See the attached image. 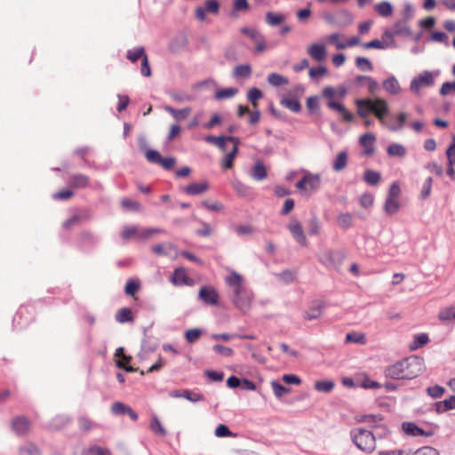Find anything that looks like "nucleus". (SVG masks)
<instances>
[{
	"instance_id": "1",
	"label": "nucleus",
	"mask_w": 455,
	"mask_h": 455,
	"mask_svg": "<svg viewBox=\"0 0 455 455\" xmlns=\"http://www.w3.org/2000/svg\"><path fill=\"white\" fill-rule=\"evenodd\" d=\"M423 369V358L411 355L387 367L385 376L392 379H412L418 377Z\"/></svg>"
},
{
	"instance_id": "2",
	"label": "nucleus",
	"mask_w": 455,
	"mask_h": 455,
	"mask_svg": "<svg viewBox=\"0 0 455 455\" xmlns=\"http://www.w3.org/2000/svg\"><path fill=\"white\" fill-rule=\"evenodd\" d=\"M350 436L355 445L366 453L372 452L376 448V437L371 430L364 428L352 429Z\"/></svg>"
},
{
	"instance_id": "3",
	"label": "nucleus",
	"mask_w": 455,
	"mask_h": 455,
	"mask_svg": "<svg viewBox=\"0 0 455 455\" xmlns=\"http://www.w3.org/2000/svg\"><path fill=\"white\" fill-rule=\"evenodd\" d=\"M101 238L99 235L88 229H84L77 234L76 247L82 253L91 254L100 246Z\"/></svg>"
},
{
	"instance_id": "4",
	"label": "nucleus",
	"mask_w": 455,
	"mask_h": 455,
	"mask_svg": "<svg viewBox=\"0 0 455 455\" xmlns=\"http://www.w3.org/2000/svg\"><path fill=\"white\" fill-rule=\"evenodd\" d=\"M146 159L148 163L160 165L165 171H172L177 160L174 156L163 157L158 150H147Z\"/></svg>"
},
{
	"instance_id": "5",
	"label": "nucleus",
	"mask_w": 455,
	"mask_h": 455,
	"mask_svg": "<svg viewBox=\"0 0 455 455\" xmlns=\"http://www.w3.org/2000/svg\"><path fill=\"white\" fill-rule=\"evenodd\" d=\"M368 102L371 104L370 110L371 114L382 124H386L385 116L390 113L387 101L380 97L371 98Z\"/></svg>"
},
{
	"instance_id": "6",
	"label": "nucleus",
	"mask_w": 455,
	"mask_h": 455,
	"mask_svg": "<svg viewBox=\"0 0 455 455\" xmlns=\"http://www.w3.org/2000/svg\"><path fill=\"white\" fill-rule=\"evenodd\" d=\"M232 302L235 307L243 312H245L251 307V294L243 286L241 287L238 292H236V290H233Z\"/></svg>"
},
{
	"instance_id": "7",
	"label": "nucleus",
	"mask_w": 455,
	"mask_h": 455,
	"mask_svg": "<svg viewBox=\"0 0 455 455\" xmlns=\"http://www.w3.org/2000/svg\"><path fill=\"white\" fill-rule=\"evenodd\" d=\"M434 73L431 71H423L418 76H415L410 84V90L418 92L421 86L430 87L434 85Z\"/></svg>"
},
{
	"instance_id": "8",
	"label": "nucleus",
	"mask_w": 455,
	"mask_h": 455,
	"mask_svg": "<svg viewBox=\"0 0 455 455\" xmlns=\"http://www.w3.org/2000/svg\"><path fill=\"white\" fill-rule=\"evenodd\" d=\"M287 228L290 231L293 239L301 246L306 247L307 245V240L304 233L301 223L297 219H291V222L287 225Z\"/></svg>"
},
{
	"instance_id": "9",
	"label": "nucleus",
	"mask_w": 455,
	"mask_h": 455,
	"mask_svg": "<svg viewBox=\"0 0 455 455\" xmlns=\"http://www.w3.org/2000/svg\"><path fill=\"white\" fill-rule=\"evenodd\" d=\"M349 83L351 85L356 87L366 84L368 92L371 95H374L379 90V83L373 77L369 76L357 75L354 79L350 80Z\"/></svg>"
},
{
	"instance_id": "10",
	"label": "nucleus",
	"mask_w": 455,
	"mask_h": 455,
	"mask_svg": "<svg viewBox=\"0 0 455 455\" xmlns=\"http://www.w3.org/2000/svg\"><path fill=\"white\" fill-rule=\"evenodd\" d=\"M198 297L206 305L216 306L219 303V293L212 286H202Z\"/></svg>"
},
{
	"instance_id": "11",
	"label": "nucleus",
	"mask_w": 455,
	"mask_h": 455,
	"mask_svg": "<svg viewBox=\"0 0 455 455\" xmlns=\"http://www.w3.org/2000/svg\"><path fill=\"white\" fill-rule=\"evenodd\" d=\"M188 44V39L184 32L176 34L169 43V50L172 53H180L184 51Z\"/></svg>"
},
{
	"instance_id": "12",
	"label": "nucleus",
	"mask_w": 455,
	"mask_h": 455,
	"mask_svg": "<svg viewBox=\"0 0 455 455\" xmlns=\"http://www.w3.org/2000/svg\"><path fill=\"white\" fill-rule=\"evenodd\" d=\"M324 307V301L319 299L313 300L309 306L308 310L303 313V318L307 321L319 318L323 315V309Z\"/></svg>"
},
{
	"instance_id": "13",
	"label": "nucleus",
	"mask_w": 455,
	"mask_h": 455,
	"mask_svg": "<svg viewBox=\"0 0 455 455\" xmlns=\"http://www.w3.org/2000/svg\"><path fill=\"white\" fill-rule=\"evenodd\" d=\"M403 431L410 436H432L434 435L433 431H426L423 428L419 427L416 423L411 421H405L402 424Z\"/></svg>"
},
{
	"instance_id": "14",
	"label": "nucleus",
	"mask_w": 455,
	"mask_h": 455,
	"mask_svg": "<svg viewBox=\"0 0 455 455\" xmlns=\"http://www.w3.org/2000/svg\"><path fill=\"white\" fill-rule=\"evenodd\" d=\"M30 428L29 420L24 416H18L12 421V429L17 435H26Z\"/></svg>"
},
{
	"instance_id": "15",
	"label": "nucleus",
	"mask_w": 455,
	"mask_h": 455,
	"mask_svg": "<svg viewBox=\"0 0 455 455\" xmlns=\"http://www.w3.org/2000/svg\"><path fill=\"white\" fill-rule=\"evenodd\" d=\"M327 106L330 109L339 112L341 115L342 120L344 122L349 123L354 121L355 116L346 108L344 104L334 101L333 100H330L327 102Z\"/></svg>"
},
{
	"instance_id": "16",
	"label": "nucleus",
	"mask_w": 455,
	"mask_h": 455,
	"mask_svg": "<svg viewBox=\"0 0 455 455\" xmlns=\"http://www.w3.org/2000/svg\"><path fill=\"white\" fill-rule=\"evenodd\" d=\"M383 89L390 95L395 96L402 92V87L397 78L391 75L382 82Z\"/></svg>"
},
{
	"instance_id": "17",
	"label": "nucleus",
	"mask_w": 455,
	"mask_h": 455,
	"mask_svg": "<svg viewBox=\"0 0 455 455\" xmlns=\"http://www.w3.org/2000/svg\"><path fill=\"white\" fill-rule=\"evenodd\" d=\"M438 319L445 325H454L455 323V307L453 306L441 308L438 313Z\"/></svg>"
},
{
	"instance_id": "18",
	"label": "nucleus",
	"mask_w": 455,
	"mask_h": 455,
	"mask_svg": "<svg viewBox=\"0 0 455 455\" xmlns=\"http://www.w3.org/2000/svg\"><path fill=\"white\" fill-rule=\"evenodd\" d=\"M209 188V184L207 181H203L201 183H190L182 188L183 192L188 196H197L203 194Z\"/></svg>"
},
{
	"instance_id": "19",
	"label": "nucleus",
	"mask_w": 455,
	"mask_h": 455,
	"mask_svg": "<svg viewBox=\"0 0 455 455\" xmlns=\"http://www.w3.org/2000/svg\"><path fill=\"white\" fill-rule=\"evenodd\" d=\"M310 57L317 61H322L326 58V48L323 44H313L307 49Z\"/></svg>"
},
{
	"instance_id": "20",
	"label": "nucleus",
	"mask_w": 455,
	"mask_h": 455,
	"mask_svg": "<svg viewBox=\"0 0 455 455\" xmlns=\"http://www.w3.org/2000/svg\"><path fill=\"white\" fill-rule=\"evenodd\" d=\"M68 184L72 188H84L89 185V177L84 174H74L69 177Z\"/></svg>"
},
{
	"instance_id": "21",
	"label": "nucleus",
	"mask_w": 455,
	"mask_h": 455,
	"mask_svg": "<svg viewBox=\"0 0 455 455\" xmlns=\"http://www.w3.org/2000/svg\"><path fill=\"white\" fill-rule=\"evenodd\" d=\"M170 281L176 286H181L189 283V277L184 268H176Z\"/></svg>"
},
{
	"instance_id": "22",
	"label": "nucleus",
	"mask_w": 455,
	"mask_h": 455,
	"mask_svg": "<svg viewBox=\"0 0 455 455\" xmlns=\"http://www.w3.org/2000/svg\"><path fill=\"white\" fill-rule=\"evenodd\" d=\"M408 21L398 20L394 24L393 33L394 36H400L403 37H409L412 35L411 28L407 25Z\"/></svg>"
},
{
	"instance_id": "23",
	"label": "nucleus",
	"mask_w": 455,
	"mask_h": 455,
	"mask_svg": "<svg viewBox=\"0 0 455 455\" xmlns=\"http://www.w3.org/2000/svg\"><path fill=\"white\" fill-rule=\"evenodd\" d=\"M353 20L352 13L347 9H342L336 13V25L339 27H347Z\"/></svg>"
},
{
	"instance_id": "24",
	"label": "nucleus",
	"mask_w": 455,
	"mask_h": 455,
	"mask_svg": "<svg viewBox=\"0 0 455 455\" xmlns=\"http://www.w3.org/2000/svg\"><path fill=\"white\" fill-rule=\"evenodd\" d=\"M435 407L437 413H443L447 411L455 409V395H451L443 401L436 402L435 403Z\"/></svg>"
},
{
	"instance_id": "25",
	"label": "nucleus",
	"mask_w": 455,
	"mask_h": 455,
	"mask_svg": "<svg viewBox=\"0 0 455 455\" xmlns=\"http://www.w3.org/2000/svg\"><path fill=\"white\" fill-rule=\"evenodd\" d=\"M370 98L356 99L355 104L357 109V115L362 118H366L371 114L370 107L371 104L368 102Z\"/></svg>"
},
{
	"instance_id": "26",
	"label": "nucleus",
	"mask_w": 455,
	"mask_h": 455,
	"mask_svg": "<svg viewBox=\"0 0 455 455\" xmlns=\"http://www.w3.org/2000/svg\"><path fill=\"white\" fill-rule=\"evenodd\" d=\"M280 104L293 113H299L301 111L302 108V106L299 100L293 97H283V99H281Z\"/></svg>"
},
{
	"instance_id": "27",
	"label": "nucleus",
	"mask_w": 455,
	"mask_h": 455,
	"mask_svg": "<svg viewBox=\"0 0 455 455\" xmlns=\"http://www.w3.org/2000/svg\"><path fill=\"white\" fill-rule=\"evenodd\" d=\"M321 223L315 212H311V217L307 220V231L312 236H316L320 233Z\"/></svg>"
},
{
	"instance_id": "28",
	"label": "nucleus",
	"mask_w": 455,
	"mask_h": 455,
	"mask_svg": "<svg viewBox=\"0 0 455 455\" xmlns=\"http://www.w3.org/2000/svg\"><path fill=\"white\" fill-rule=\"evenodd\" d=\"M347 152L346 150L339 152L333 161L332 169L335 172H340L346 168L347 164Z\"/></svg>"
},
{
	"instance_id": "29",
	"label": "nucleus",
	"mask_w": 455,
	"mask_h": 455,
	"mask_svg": "<svg viewBox=\"0 0 455 455\" xmlns=\"http://www.w3.org/2000/svg\"><path fill=\"white\" fill-rule=\"evenodd\" d=\"M145 55L147 54L143 46L134 47L126 52V58L132 63L137 62L140 59L142 60Z\"/></svg>"
},
{
	"instance_id": "30",
	"label": "nucleus",
	"mask_w": 455,
	"mask_h": 455,
	"mask_svg": "<svg viewBox=\"0 0 455 455\" xmlns=\"http://www.w3.org/2000/svg\"><path fill=\"white\" fill-rule=\"evenodd\" d=\"M374 9L379 15L385 18L391 16L394 11L392 4L388 1H382L377 4Z\"/></svg>"
},
{
	"instance_id": "31",
	"label": "nucleus",
	"mask_w": 455,
	"mask_h": 455,
	"mask_svg": "<svg viewBox=\"0 0 455 455\" xmlns=\"http://www.w3.org/2000/svg\"><path fill=\"white\" fill-rule=\"evenodd\" d=\"M381 180V174L379 172L367 169L363 174V180L370 186H377Z\"/></svg>"
},
{
	"instance_id": "32",
	"label": "nucleus",
	"mask_w": 455,
	"mask_h": 455,
	"mask_svg": "<svg viewBox=\"0 0 455 455\" xmlns=\"http://www.w3.org/2000/svg\"><path fill=\"white\" fill-rule=\"evenodd\" d=\"M225 281L227 284L233 287V290H236V292L243 287L242 276L235 271H232L229 275L226 276Z\"/></svg>"
},
{
	"instance_id": "33",
	"label": "nucleus",
	"mask_w": 455,
	"mask_h": 455,
	"mask_svg": "<svg viewBox=\"0 0 455 455\" xmlns=\"http://www.w3.org/2000/svg\"><path fill=\"white\" fill-rule=\"evenodd\" d=\"M400 209V203L397 199L387 197L384 204V212L388 216L395 215Z\"/></svg>"
},
{
	"instance_id": "34",
	"label": "nucleus",
	"mask_w": 455,
	"mask_h": 455,
	"mask_svg": "<svg viewBox=\"0 0 455 455\" xmlns=\"http://www.w3.org/2000/svg\"><path fill=\"white\" fill-rule=\"evenodd\" d=\"M164 109L178 121L187 118L191 112V108L188 107L181 109H175L171 106H165Z\"/></svg>"
},
{
	"instance_id": "35",
	"label": "nucleus",
	"mask_w": 455,
	"mask_h": 455,
	"mask_svg": "<svg viewBox=\"0 0 455 455\" xmlns=\"http://www.w3.org/2000/svg\"><path fill=\"white\" fill-rule=\"evenodd\" d=\"M204 140L208 143L216 145L221 151L227 150V140L225 135H208L204 138Z\"/></svg>"
},
{
	"instance_id": "36",
	"label": "nucleus",
	"mask_w": 455,
	"mask_h": 455,
	"mask_svg": "<svg viewBox=\"0 0 455 455\" xmlns=\"http://www.w3.org/2000/svg\"><path fill=\"white\" fill-rule=\"evenodd\" d=\"M250 8V4L248 0H234L233 1V8L230 13L232 18L238 17L239 12L247 11Z\"/></svg>"
},
{
	"instance_id": "37",
	"label": "nucleus",
	"mask_w": 455,
	"mask_h": 455,
	"mask_svg": "<svg viewBox=\"0 0 455 455\" xmlns=\"http://www.w3.org/2000/svg\"><path fill=\"white\" fill-rule=\"evenodd\" d=\"M116 320L121 323L132 322L133 320L132 309L129 307L120 308L116 315Z\"/></svg>"
},
{
	"instance_id": "38",
	"label": "nucleus",
	"mask_w": 455,
	"mask_h": 455,
	"mask_svg": "<svg viewBox=\"0 0 455 455\" xmlns=\"http://www.w3.org/2000/svg\"><path fill=\"white\" fill-rule=\"evenodd\" d=\"M267 175V169L262 162H258L253 167L251 177L256 180H262Z\"/></svg>"
},
{
	"instance_id": "39",
	"label": "nucleus",
	"mask_w": 455,
	"mask_h": 455,
	"mask_svg": "<svg viewBox=\"0 0 455 455\" xmlns=\"http://www.w3.org/2000/svg\"><path fill=\"white\" fill-rule=\"evenodd\" d=\"M150 429L156 435L160 436H164L167 434L166 429L162 426L158 417L156 415H153L150 422Z\"/></svg>"
},
{
	"instance_id": "40",
	"label": "nucleus",
	"mask_w": 455,
	"mask_h": 455,
	"mask_svg": "<svg viewBox=\"0 0 455 455\" xmlns=\"http://www.w3.org/2000/svg\"><path fill=\"white\" fill-rule=\"evenodd\" d=\"M387 154L390 156L403 157L406 155V149L402 144L392 143L387 147Z\"/></svg>"
},
{
	"instance_id": "41",
	"label": "nucleus",
	"mask_w": 455,
	"mask_h": 455,
	"mask_svg": "<svg viewBox=\"0 0 455 455\" xmlns=\"http://www.w3.org/2000/svg\"><path fill=\"white\" fill-rule=\"evenodd\" d=\"M338 225L343 229H348L352 227L353 217L349 212H343L339 214L337 218Z\"/></svg>"
},
{
	"instance_id": "42",
	"label": "nucleus",
	"mask_w": 455,
	"mask_h": 455,
	"mask_svg": "<svg viewBox=\"0 0 455 455\" xmlns=\"http://www.w3.org/2000/svg\"><path fill=\"white\" fill-rule=\"evenodd\" d=\"M267 82L273 86L278 87L289 83V79L278 73H271L267 76Z\"/></svg>"
},
{
	"instance_id": "43",
	"label": "nucleus",
	"mask_w": 455,
	"mask_h": 455,
	"mask_svg": "<svg viewBox=\"0 0 455 455\" xmlns=\"http://www.w3.org/2000/svg\"><path fill=\"white\" fill-rule=\"evenodd\" d=\"M251 75V67L249 64L237 65L233 72L235 77H249Z\"/></svg>"
},
{
	"instance_id": "44",
	"label": "nucleus",
	"mask_w": 455,
	"mask_h": 455,
	"mask_svg": "<svg viewBox=\"0 0 455 455\" xmlns=\"http://www.w3.org/2000/svg\"><path fill=\"white\" fill-rule=\"evenodd\" d=\"M271 387H272V389H273V392H274V395L278 398L280 399L283 395H284L285 394H288L290 391H291V388L281 384L279 381L277 380H273L271 382Z\"/></svg>"
},
{
	"instance_id": "45",
	"label": "nucleus",
	"mask_w": 455,
	"mask_h": 455,
	"mask_svg": "<svg viewBox=\"0 0 455 455\" xmlns=\"http://www.w3.org/2000/svg\"><path fill=\"white\" fill-rule=\"evenodd\" d=\"M284 20L285 17L283 14L275 13L273 12H267L266 13V22L272 27L281 24L283 21H284Z\"/></svg>"
},
{
	"instance_id": "46",
	"label": "nucleus",
	"mask_w": 455,
	"mask_h": 455,
	"mask_svg": "<svg viewBox=\"0 0 455 455\" xmlns=\"http://www.w3.org/2000/svg\"><path fill=\"white\" fill-rule=\"evenodd\" d=\"M335 387L332 380H318L315 383V389L318 392L330 393Z\"/></svg>"
},
{
	"instance_id": "47",
	"label": "nucleus",
	"mask_w": 455,
	"mask_h": 455,
	"mask_svg": "<svg viewBox=\"0 0 455 455\" xmlns=\"http://www.w3.org/2000/svg\"><path fill=\"white\" fill-rule=\"evenodd\" d=\"M307 178V185L309 186L311 190H317L321 185V175L320 174H312L308 172L306 173Z\"/></svg>"
},
{
	"instance_id": "48",
	"label": "nucleus",
	"mask_w": 455,
	"mask_h": 455,
	"mask_svg": "<svg viewBox=\"0 0 455 455\" xmlns=\"http://www.w3.org/2000/svg\"><path fill=\"white\" fill-rule=\"evenodd\" d=\"M70 418L65 415H59L52 419L50 427L52 429H60L70 422Z\"/></svg>"
},
{
	"instance_id": "49",
	"label": "nucleus",
	"mask_w": 455,
	"mask_h": 455,
	"mask_svg": "<svg viewBox=\"0 0 455 455\" xmlns=\"http://www.w3.org/2000/svg\"><path fill=\"white\" fill-rule=\"evenodd\" d=\"M355 66L363 72L373 70V65L371 61L365 57H357L355 59Z\"/></svg>"
},
{
	"instance_id": "50",
	"label": "nucleus",
	"mask_w": 455,
	"mask_h": 455,
	"mask_svg": "<svg viewBox=\"0 0 455 455\" xmlns=\"http://www.w3.org/2000/svg\"><path fill=\"white\" fill-rule=\"evenodd\" d=\"M263 98V92L257 87H252L247 93V100L257 108V101Z\"/></svg>"
},
{
	"instance_id": "51",
	"label": "nucleus",
	"mask_w": 455,
	"mask_h": 455,
	"mask_svg": "<svg viewBox=\"0 0 455 455\" xmlns=\"http://www.w3.org/2000/svg\"><path fill=\"white\" fill-rule=\"evenodd\" d=\"M182 398H185L192 403H197L201 401H204V396L200 393H196L189 389L182 390Z\"/></svg>"
},
{
	"instance_id": "52",
	"label": "nucleus",
	"mask_w": 455,
	"mask_h": 455,
	"mask_svg": "<svg viewBox=\"0 0 455 455\" xmlns=\"http://www.w3.org/2000/svg\"><path fill=\"white\" fill-rule=\"evenodd\" d=\"M193 219H194L196 221H197L199 224H201V225H202V228L197 229V230L196 231V234L198 236H201V237H207V236H210V235H212V228H211V226H210L207 222H205V221H204V220H198V219H197V218H196V217H193Z\"/></svg>"
},
{
	"instance_id": "53",
	"label": "nucleus",
	"mask_w": 455,
	"mask_h": 455,
	"mask_svg": "<svg viewBox=\"0 0 455 455\" xmlns=\"http://www.w3.org/2000/svg\"><path fill=\"white\" fill-rule=\"evenodd\" d=\"M407 114L405 112H401L398 114L396 119H397V124H389L387 127L388 129L391 131V132H398L399 130H401L405 123H406V120H407Z\"/></svg>"
},
{
	"instance_id": "54",
	"label": "nucleus",
	"mask_w": 455,
	"mask_h": 455,
	"mask_svg": "<svg viewBox=\"0 0 455 455\" xmlns=\"http://www.w3.org/2000/svg\"><path fill=\"white\" fill-rule=\"evenodd\" d=\"M214 434L218 437H234L236 434L230 431L229 427L225 424H220L215 428Z\"/></svg>"
},
{
	"instance_id": "55",
	"label": "nucleus",
	"mask_w": 455,
	"mask_h": 455,
	"mask_svg": "<svg viewBox=\"0 0 455 455\" xmlns=\"http://www.w3.org/2000/svg\"><path fill=\"white\" fill-rule=\"evenodd\" d=\"M238 92V89L236 88H224L220 91H218L215 93V98L217 100H223V99H228L233 96H235Z\"/></svg>"
},
{
	"instance_id": "56",
	"label": "nucleus",
	"mask_w": 455,
	"mask_h": 455,
	"mask_svg": "<svg viewBox=\"0 0 455 455\" xmlns=\"http://www.w3.org/2000/svg\"><path fill=\"white\" fill-rule=\"evenodd\" d=\"M233 186L236 193L241 196L247 197L251 195V188L241 181H235Z\"/></svg>"
},
{
	"instance_id": "57",
	"label": "nucleus",
	"mask_w": 455,
	"mask_h": 455,
	"mask_svg": "<svg viewBox=\"0 0 455 455\" xmlns=\"http://www.w3.org/2000/svg\"><path fill=\"white\" fill-rule=\"evenodd\" d=\"M363 46L365 48V49H379V50H384L387 47H389V44L388 42H382L379 39H373L370 42H367V43H364L363 44Z\"/></svg>"
},
{
	"instance_id": "58",
	"label": "nucleus",
	"mask_w": 455,
	"mask_h": 455,
	"mask_svg": "<svg viewBox=\"0 0 455 455\" xmlns=\"http://www.w3.org/2000/svg\"><path fill=\"white\" fill-rule=\"evenodd\" d=\"M429 340L428 335L426 333H419L414 336L413 345L411 346V349H417L426 345Z\"/></svg>"
},
{
	"instance_id": "59",
	"label": "nucleus",
	"mask_w": 455,
	"mask_h": 455,
	"mask_svg": "<svg viewBox=\"0 0 455 455\" xmlns=\"http://www.w3.org/2000/svg\"><path fill=\"white\" fill-rule=\"evenodd\" d=\"M432 184H433V178L427 177L425 180V181L422 185L421 191H420V198L422 200L427 199L430 196L431 190H432Z\"/></svg>"
},
{
	"instance_id": "60",
	"label": "nucleus",
	"mask_w": 455,
	"mask_h": 455,
	"mask_svg": "<svg viewBox=\"0 0 455 455\" xmlns=\"http://www.w3.org/2000/svg\"><path fill=\"white\" fill-rule=\"evenodd\" d=\"M140 289V282L129 279L124 286V292L129 295H134Z\"/></svg>"
},
{
	"instance_id": "61",
	"label": "nucleus",
	"mask_w": 455,
	"mask_h": 455,
	"mask_svg": "<svg viewBox=\"0 0 455 455\" xmlns=\"http://www.w3.org/2000/svg\"><path fill=\"white\" fill-rule=\"evenodd\" d=\"M307 108L310 114H315L319 110V97L310 96L307 99Z\"/></svg>"
},
{
	"instance_id": "62",
	"label": "nucleus",
	"mask_w": 455,
	"mask_h": 455,
	"mask_svg": "<svg viewBox=\"0 0 455 455\" xmlns=\"http://www.w3.org/2000/svg\"><path fill=\"white\" fill-rule=\"evenodd\" d=\"M202 335V331L198 328H193L187 330L185 332V338L188 342L194 343L196 342Z\"/></svg>"
},
{
	"instance_id": "63",
	"label": "nucleus",
	"mask_w": 455,
	"mask_h": 455,
	"mask_svg": "<svg viewBox=\"0 0 455 455\" xmlns=\"http://www.w3.org/2000/svg\"><path fill=\"white\" fill-rule=\"evenodd\" d=\"M110 454H111V452L108 449L102 448L99 445H92L85 451V455H110Z\"/></svg>"
},
{
	"instance_id": "64",
	"label": "nucleus",
	"mask_w": 455,
	"mask_h": 455,
	"mask_svg": "<svg viewBox=\"0 0 455 455\" xmlns=\"http://www.w3.org/2000/svg\"><path fill=\"white\" fill-rule=\"evenodd\" d=\"M412 455H439V451L430 446H424L418 449Z\"/></svg>"
}]
</instances>
